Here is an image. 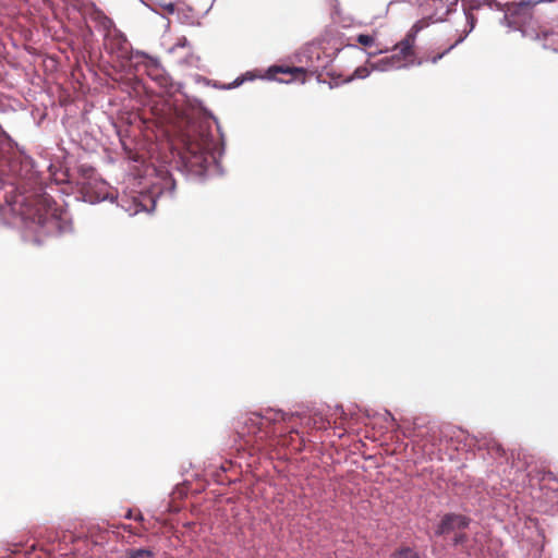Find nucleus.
Instances as JSON below:
<instances>
[{
	"instance_id": "f257e3e1",
	"label": "nucleus",
	"mask_w": 558,
	"mask_h": 558,
	"mask_svg": "<svg viewBox=\"0 0 558 558\" xmlns=\"http://www.w3.org/2000/svg\"><path fill=\"white\" fill-rule=\"evenodd\" d=\"M28 206L29 209L25 215L36 226L35 232L38 236L57 235L68 229L66 213L51 196L38 195L29 202Z\"/></svg>"
},
{
	"instance_id": "f03ea898",
	"label": "nucleus",
	"mask_w": 558,
	"mask_h": 558,
	"mask_svg": "<svg viewBox=\"0 0 558 558\" xmlns=\"http://www.w3.org/2000/svg\"><path fill=\"white\" fill-rule=\"evenodd\" d=\"M185 165L196 174H203L216 162V142L209 133L189 136L182 156Z\"/></svg>"
},
{
	"instance_id": "7ed1b4c3",
	"label": "nucleus",
	"mask_w": 558,
	"mask_h": 558,
	"mask_svg": "<svg viewBox=\"0 0 558 558\" xmlns=\"http://www.w3.org/2000/svg\"><path fill=\"white\" fill-rule=\"evenodd\" d=\"M420 31L417 24L412 26L405 37L393 48V53L380 60L385 68H404L415 63L414 44Z\"/></svg>"
},
{
	"instance_id": "20e7f679",
	"label": "nucleus",
	"mask_w": 558,
	"mask_h": 558,
	"mask_svg": "<svg viewBox=\"0 0 558 558\" xmlns=\"http://www.w3.org/2000/svg\"><path fill=\"white\" fill-rule=\"evenodd\" d=\"M294 417L282 411L268 412L266 415L253 413L245 422L248 433L256 435L257 439L266 440L276 435L272 427L278 422H290Z\"/></svg>"
},
{
	"instance_id": "39448f33",
	"label": "nucleus",
	"mask_w": 558,
	"mask_h": 558,
	"mask_svg": "<svg viewBox=\"0 0 558 558\" xmlns=\"http://www.w3.org/2000/svg\"><path fill=\"white\" fill-rule=\"evenodd\" d=\"M104 47L107 52L120 60H129L131 45L125 35L118 28L104 36Z\"/></svg>"
},
{
	"instance_id": "423d86ee",
	"label": "nucleus",
	"mask_w": 558,
	"mask_h": 558,
	"mask_svg": "<svg viewBox=\"0 0 558 558\" xmlns=\"http://www.w3.org/2000/svg\"><path fill=\"white\" fill-rule=\"evenodd\" d=\"M470 519L462 514L447 513L440 520L437 529V535H445L456 530H464L469 526Z\"/></svg>"
},
{
	"instance_id": "0eeeda50",
	"label": "nucleus",
	"mask_w": 558,
	"mask_h": 558,
	"mask_svg": "<svg viewBox=\"0 0 558 558\" xmlns=\"http://www.w3.org/2000/svg\"><path fill=\"white\" fill-rule=\"evenodd\" d=\"M142 63L145 66L148 76L158 82L160 85L167 84L168 78L160 61L157 58L150 57L146 53H142Z\"/></svg>"
},
{
	"instance_id": "6e6552de",
	"label": "nucleus",
	"mask_w": 558,
	"mask_h": 558,
	"mask_svg": "<svg viewBox=\"0 0 558 558\" xmlns=\"http://www.w3.org/2000/svg\"><path fill=\"white\" fill-rule=\"evenodd\" d=\"M89 20L95 24V27L104 33L105 35H108L111 31L116 29L114 22L105 14L104 11L100 9L93 7L88 13Z\"/></svg>"
},
{
	"instance_id": "1a4fd4ad",
	"label": "nucleus",
	"mask_w": 558,
	"mask_h": 558,
	"mask_svg": "<svg viewBox=\"0 0 558 558\" xmlns=\"http://www.w3.org/2000/svg\"><path fill=\"white\" fill-rule=\"evenodd\" d=\"M537 39L543 48L558 52V26L551 29H544L537 34Z\"/></svg>"
},
{
	"instance_id": "9d476101",
	"label": "nucleus",
	"mask_w": 558,
	"mask_h": 558,
	"mask_svg": "<svg viewBox=\"0 0 558 558\" xmlns=\"http://www.w3.org/2000/svg\"><path fill=\"white\" fill-rule=\"evenodd\" d=\"M462 38L460 37L457 39L453 44L449 45L448 47L439 50V51H428L426 52L417 62L416 64H422L424 62H430L433 64L437 63L441 58H444L447 53H449L460 41Z\"/></svg>"
},
{
	"instance_id": "9b49d317",
	"label": "nucleus",
	"mask_w": 558,
	"mask_h": 558,
	"mask_svg": "<svg viewBox=\"0 0 558 558\" xmlns=\"http://www.w3.org/2000/svg\"><path fill=\"white\" fill-rule=\"evenodd\" d=\"M272 72L275 73H282V74H289L290 76H292V80H298V78H302L304 77V70L301 69V68H281V66H276L271 70Z\"/></svg>"
},
{
	"instance_id": "f8f14e48",
	"label": "nucleus",
	"mask_w": 558,
	"mask_h": 558,
	"mask_svg": "<svg viewBox=\"0 0 558 558\" xmlns=\"http://www.w3.org/2000/svg\"><path fill=\"white\" fill-rule=\"evenodd\" d=\"M390 558H421L418 553L410 547H402L396 550Z\"/></svg>"
},
{
	"instance_id": "ddd939ff",
	"label": "nucleus",
	"mask_w": 558,
	"mask_h": 558,
	"mask_svg": "<svg viewBox=\"0 0 558 558\" xmlns=\"http://www.w3.org/2000/svg\"><path fill=\"white\" fill-rule=\"evenodd\" d=\"M371 74V71L367 66H359L355 69L352 75H350L345 82H352L354 78H365Z\"/></svg>"
},
{
	"instance_id": "4468645a",
	"label": "nucleus",
	"mask_w": 558,
	"mask_h": 558,
	"mask_svg": "<svg viewBox=\"0 0 558 558\" xmlns=\"http://www.w3.org/2000/svg\"><path fill=\"white\" fill-rule=\"evenodd\" d=\"M153 554L147 549H135L130 551L128 558H151Z\"/></svg>"
},
{
	"instance_id": "2eb2a0df",
	"label": "nucleus",
	"mask_w": 558,
	"mask_h": 558,
	"mask_svg": "<svg viewBox=\"0 0 558 558\" xmlns=\"http://www.w3.org/2000/svg\"><path fill=\"white\" fill-rule=\"evenodd\" d=\"M374 37L371 36V35H366V34H360L356 38V41L362 45V46H366V47H369L374 44Z\"/></svg>"
},
{
	"instance_id": "dca6fc26",
	"label": "nucleus",
	"mask_w": 558,
	"mask_h": 558,
	"mask_svg": "<svg viewBox=\"0 0 558 558\" xmlns=\"http://www.w3.org/2000/svg\"><path fill=\"white\" fill-rule=\"evenodd\" d=\"M468 541V535L465 533H458L454 535L452 539L453 546L464 545Z\"/></svg>"
},
{
	"instance_id": "f3484780",
	"label": "nucleus",
	"mask_w": 558,
	"mask_h": 558,
	"mask_svg": "<svg viewBox=\"0 0 558 558\" xmlns=\"http://www.w3.org/2000/svg\"><path fill=\"white\" fill-rule=\"evenodd\" d=\"M80 170L83 172V174H84L85 177H88V178H90V177H92V174H93V173H94V171H95V170H94V168H92V167H84V166H82V167L80 168Z\"/></svg>"
},
{
	"instance_id": "a211bd4d",
	"label": "nucleus",
	"mask_w": 558,
	"mask_h": 558,
	"mask_svg": "<svg viewBox=\"0 0 558 558\" xmlns=\"http://www.w3.org/2000/svg\"><path fill=\"white\" fill-rule=\"evenodd\" d=\"M187 40L185 37H183L182 39H179L177 46H181V47H184L186 45Z\"/></svg>"
},
{
	"instance_id": "6ab92c4d",
	"label": "nucleus",
	"mask_w": 558,
	"mask_h": 558,
	"mask_svg": "<svg viewBox=\"0 0 558 558\" xmlns=\"http://www.w3.org/2000/svg\"><path fill=\"white\" fill-rule=\"evenodd\" d=\"M464 551H465L468 555H471V554H472L471 549H469V548H465V550H464Z\"/></svg>"
},
{
	"instance_id": "aec40b11",
	"label": "nucleus",
	"mask_w": 558,
	"mask_h": 558,
	"mask_svg": "<svg viewBox=\"0 0 558 558\" xmlns=\"http://www.w3.org/2000/svg\"><path fill=\"white\" fill-rule=\"evenodd\" d=\"M84 191H85V195H88V187L87 186L84 187Z\"/></svg>"
},
{
	"instance_id": "412c9836",
	"label": "nucleus",
	"mask_w": 558,
	"mask_h": 558,
	"mask_svg": "<svg viewBox=\"0 0 558 558\" xmlns=\"http://www.w3.org/2000/svg\"><path fill=\"white\" fill-rule=\"evenodd\" d=\"M100 198H102V199H104V198H105V196H100V195H98V196H97V199H100Z\"/></svg>"
}]
</instances>
